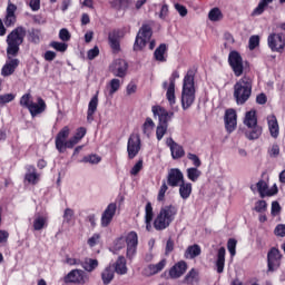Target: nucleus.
Wrapping results in <instances>:
<instances>
[{
  "label": "nucleus",
  "mask_w": 285,
  "mask_h": 285,
  "mask_svg": "<svg viewBox=\"0 0 285 285\" xmlns=\"http://www.w3.org/2000/svg\"><path fill=\"white\" fill-rule=\"evenodd\" d=\"M117 214V203H110L106 209L104 210L100 219V224L102 228H108Z\"/></svg>",
  "instance_id": "ddd939ff"
},
{
  "label": "nucleus",
  "mask_w": 285,
  "mask_h": 285,
  "mask_svg": "<svg viewBox=\"0 0 285 285\" xmlns=\"http://www.w3.org/2000/svg\"><path fill=\"white\" fill-rule=\"evenodd\" d=\"M253 95V78L250 76H243L234 85V94L233 97L237 104V106H244L250 96Z\"/></svg>",
  "instance_id": "7ed1b4c3"
},
{
  "label": "nucleus",
  "mask_w": 285,
  "mask_h": 285,
  "mask_svg": "<svg viewBox=\"0 0 285 285\" xmlns=\"http://www.w3.org/2000/svg\"><path fill=\"white\" fill-rule=\"evenodd\" d=\"M186 271H188V263H186V261H180L170 267L169 277L171 279H179Z\"/></svg>",
  "instance_id": "412c9836"
},
{
  "label": "nucleus",
  "mask_w": 285,
  "mask_h": 285,
  "mask_svg": "<svg viewBox=\"0 0 285 285\" xmlns=\"http://www.w3.org/2000/svg\"><path fill=\"white\" fill-rule=\"evenodd\" d=\"M226 266V247H220L217 252V259H216V268L217 273H224V267Z\"/></svg>",
  "instance_id": "bb28decb"
},
{
  "label": "nucleus",
  "mask_w": 285,
  "mask_h": 285,
  "mask_svg": "<svg viewBox=\"0 0 285 285\" xmlns=\"http://www.w3.org/2000/svg\"><path fill=\"white\" fill-rule=\"evenodd\" d=\"M109 71L114 75V77H119L124 79L128 73V62L124 59H116L109 66Z\"/></svg>",
  "instance_id": "9d476101"
},
{
  "label": "nucleus",
  "mask_w": 285,
  "mask_h": 285,
  "mask_svg": "<svg viewBox=\"0 0 285 285\" xmlns=\"http://www.w3.org/2000/svg\"><path fill=\"white\" fill-rule=\"evenodd\" d=\"M111 8L115 10H128L130 1L128 0H114L110 2Z\"/></svg>",
  "instance_id": "79ce46f5"
},
{
  "label": "nucleus",
  "mask_w": 285,
  "mask_h": 285,
  "mask_svg": "<svg viewBox=\"0 0 285 285\" xmlns=\"http://www.w3.org/2000/svg\"><path fill=\"white\" fill-rule=\"evenodd\" d=\"M164 268H166V258L157 264H149L147 271H149V275H157V273H161Z\"/></svg>",
  "instance_id": "c9c22d12"
},
{
  "label": "nucleus",
  "mask_w": 285,
  "mask_h": 285,
  "mask_svg": "<svg viewBox=\"0 0 285 285\" xmlns=\"http://www.w3.org/2000/svg\"><path fill=\"white\" fill-rule=\"evenodd\" d=\"M267 126L271 137L277 139L279 137V122L277 121V117L275 115L267 117Z\"/></svg>",
  "instance_id": "393cba45"
},
{
  "label": "nucleus",
  "mask_w": 285,
  "mask_h": 285,
  "mask_svg": "<svg viewBox=\"0 0 285 285\" xmlns=\"http://www.w3.org/2000/svg\"><path fill=\"white\" fill-rule=\"evenodd\" d=\"M109 86H110L109 95L114 96L115 92H117L119 88H121V81L117 78H114L110 80Z\"/></svg>",
  "instance_id": "8fccbe9b"
},
{
  "label": "nucleus",
  "mask_w": 285,
  "mask_h": 285,
  "mask_svg": "<svg viewBox=\"0 0 285 285\" xmlns=\"http://www.w3.org/2000/svg\"><path fill=\"white\" fill-rule=\"evenodd\" d=\"M17 4L9 2L7 6L6 17H4V26L7 28H12L14 23H17Z\"/></svg>",
  "instance_id": "4be33fe9"
},
{
  "label": "nucleus",
  "mask_w": 285,
  "mask_h": 285,
  "mask_svg": "<svg viewBox=\"0 0 285 285\" xmlns=\"http://www.w3.org/2000/svg\"><path fill=\"white\" fill-rule=\"evenodd\" d=\"M256 188H257L262 198L266 197V193L268 191V184H266L264 180L261 179L256 184Z\"/></svg>",
  "instance_id": "603ef678"
},
{
  "label": "nucleus",
  "mask_w": 285,
  "mask_h": 285,
  "mask_svg": "<svg viewBox=\"0 0 285 285\" xmlns=\"http://www.w3.org/2000/svg\"><path fill=\"white\" fill-rule=\"evenodd\" d=\"M114 272L117 273V275H126L128 273V266H126V257L119 256L114 266Z\"/></svg>",
  "instance_id": "c85d7f7f"
},
{
  "label": "nucleus",
  "mask_w": 285,
  "mask_h": 285,
  "mask_svg": "<svg viewBox=\"0 0 285 285\" xmlns=\"http://www.w3.org/2000/svg\"><path fill=\"white\" fill-rule=\"evenodd\" d=\"M274 233L277 237H285V225H277Z\"/></svg>",
  "instance_id": "774afa93"
},
{
  "label": "nucleus",
  "mask_w": 285,
  "mask_h": 285,
  "mask_svg": "<svg viewBox=\"0 0 285 285\" xmlns=\"http://www.w3.org/2000/svg\"><path fill=\"white\" fill-rule=\"evenodd\" d=\"M187 159H189V161H193V165L195 166V168H199V166H202V159H199V156L193 153L187 154Z\"/></svg>",
  "instance_id": "052dcab7"
},
{
  "label": "nucleus",
  "mask_w": 285,
  "mask_h": 285,
  "mask_svg": "<svg viewBox=\"0 0 285 285\" xmlns=\"http://www.w3.org/2000/svg\"><path fill=\"white\" fill-rule=\"evenodd\" d=\"M166 132H168V126L158 124L156 127V139H158V141H161Z\"/></svg>",
  "instance_id": "de8ad7c7"
},
{
  "label": "nucleus",
  "mask_w": 285,
  "mask_h": 285,
  "mask_svg": "<svg viewBox=\"0 0 285 285\" xmlns=\"http://www.w3.org/2000/svg\"><path fill=\"white\" fill-rule=\"evenodd\" d=\"M167 191H168V183H166V180H163V184H161L160 189L158 191L157 199L159 202H164V199H166V193Z\"/></svg>",
  "instance_id": "5fc2aeb1"
},
{
  "label": "nucleus",
  "mask_w": 285,
  "mask_h": 285,
  "mask_svg": "<svg viewBox=\"0 0 285 285\" xmlns=\"http://www.w3.org/2000/svg\"><path fill=\"white\" fill-rule=\"evenodd\" d=\"M141 150V136L139 134H131L127 142L128 159H135Z\"/></svg>",
  "instance_id": "6e6552de"
},
{
  "label": "nucleus",
  "mask_w": 285,
  "mask_h": 285,
  "mask_svg": "<svg viewBox=\"0 0 285 285\" xmlns=\"http://www.w3.org/2000/svg\"><path fill=\"white\" fill-rule=\"evenodd\" d=\"M166 52H168V46H166V43H160L154 51L155 61H159L160 63H166L167 61Z\"/></svg>",
  "instance_id": "cd10ccee"
},
{
  "label": "nucleus",
  "mask_w": 285,
  "mask_h": 285,
  "mask_svg": "<svg viewBox=\"0 0 285 285\" xmlns=\"http://www.w3.org/2000/svg\"><path fill=\"white\" fill-rule=\"evenodd\" d=\"M66 284H86V272L83 269H71L65 277Z\"/></svg>",
  "instance_id": "2eb2a0df"
},
{
  "label": "nucleus",
  "mask_w": 285,
  "mask_h": 285,
  "mask_svg": "<svg viewBox=\"0 0 285 285\" xmlns=\"http://www.w3.org/2000/svg\"><path fill=\"white\" fill-rule=\"evenodd\" d=\"M127 245V259H132L137 255V246H139V236L137 232H129L126 237L120 236L114 242V248L116 250H121L126 248Z\"/></svg>",
  "instance_id": "39448f33"
},
{
  "label": "nucleus",
  "mask_w": 285,
  "mask_h": 285,
  "mask_svg": "<svg viewBox=\"0 0 285 285\" xmlns=\"http://www.w3.org/2000/svg\"><path fill=\"white\" fill-rule=\"evenodd\" d=\"M179 186V195L181 199H188L190 195H193V184L185 183L184 180L180 183Z\"/></svg>",
  "instance_id": "2f4dec72"
},
{
  "label": "nucleus",
  "mask_w": 285,
  "mask_h": 285,
  "mask_svg": "<svg viewBox=\"0 0 285 285\" xmlns=\"http://www.w3.org/2000/svg\"><path fill=\"white\" fill-rule=\"evenodd\" d=\"M49 46L53 48V50H57V52H66V50H68V43L66 42L51 41Z\"/></svg>",
  "instance_id": "49530a36"
},
{
  "label": "nucleus",
  "mask_w": 285,
  "mask_h": 285,
  "mask_svg": "<svg viewBox=\"0 0 285 285\" xmlns=\"http://www.w3.org/2000/svg\"><path fill=\"white\" fill-rule=\"evenodd\" d=\"M28 39L31 43H40L41 30L32 28L28 31Z\"/></svg>",
  "instance_id": "ea45409f"
},
{
  "label": "nucleus",
  "mask_w": 285,
  "mask_h": 285,
  "mask_svg": "<svg viewBox=\"0 0 285 285\" xmlns=\"http://www.w3.org/2000/svg\"><path fill=\"white\" fill-rule=\"evenodd\" d=\"M87 132H88V129H86V127L77 128L76 134L67 142L68 148L69 149L75 148V146H77V144H79V141H81V139L86 137Z\"/></svg>",
  "instance_id": "b1692460"
},
{
  "label": "nucleus",
  "mask_w": 285,
  "mask_h": 285,
  "mask_svg": "<svg viewBox=\"0 0 285 285\" xmlns=\"http://www.w3.org/2000/svg\"><path fill=\"white\" fill-rule=\"evenodd\" d=\"M62 217L63 224H70L75 219V210L66 208Z\"/></svg>",
  "instance_id": "6e6d98bb"
},
{
  "label": "nucleus",
  "mask_w": 285,
  "mask_h": 285,
  "mask_svg": "<svg viewBox=\"0 0 285 285\" xmlns=\"http://www.w3.org/2000/svg\"><path fill=\"white\" fill-rule=\"evenodd\" d=\"M228 63L235 75V77H242L244 75V59L239 51H230L228 55Z\"/></svg>",
  "instance_id": "0eeeda50"
},
{
  "label": "nucleus",
  "mask_w": 285,
  "mask_h": 285,
  "mask_svg": "<svg viewBox=\"0 0 285 285\" xmlns=\"http://www.w3.org/2000/svg\"><path fill=\"white\" fill-rule=\"evenodd\" d=\"M195 75L196 69H188L183 80L181 108L188 110L195 104Z\"/></svg>",
  "instance_id": "f03ea898"
},
{
  "label": "nucleus",
  "mask_w": 285,
  "mask_h": 285,
  "mask_svg": "<svg viewBox=\"0 0 285 285\" xmlns=\"http://www.w3.org/2000/svg\"><path fill=\"white\" fill-rule=\"evenodd\" d=\"M183 284L196 285L199 284V271L191 268L183 279Z\"/></svg>",
  "instance_id": "c756f323"
},
{
  "label": "nucleus",
  "mask_w": 285,
  "mask_h": 285,
  "mask_svg": "<svg viewBox=\"0 0 285 285\" xmlns=\"http://www.w3.org/2000/svg\"><path fill=\"white\" fill-rule=\"evenodd\" d=\"M187 177L190 181H197L202 177V171L197 167H190L187 169Z\"/></svg>",
  "instance_id": "37998d69"
},
{
  "label": "nucleus",
  "mask_w": 285,
  "mask_h": 285,
  "mask_svg": "<svg viewBox=\"0 0 285 285\" xmlns=\"http://www.w3.org/2000/svg\"><path fill=\"white\" fill-rule=\"evenodd\" d=\"M282 259V254L277 247H272L267 253V268L269 273L275 272V265Z\"/></svg>",
  "instance_id": "6ab92c4d"
},
{
  "label": "nucleus",
  "mask_w": 285,
  "mask_h": 285,
  "mask_svg": "<svg viewBox=\"0 0 285 285\" xmlns=\"http://www.w3.org/2000/svg\"><path fill=\"white\" fill-rule=\"evenodd\" d=\"M99 106V91L96 92L95 96L90 99L87 109V122L92 124L95 121V112H97V108Z\"/></svg>",
  "instance_id": "5701e85b"
},
{
  "label": "nucleus",
  "mask_w": 285,
  "mask_h": 285,
  "mask_svg": "<svg viewBox=\"0 0 285 285\" xmlns=\"http://www.w3.org/2000/svg\"><path fill=\"white\" fill-rule=\"evenodd\" d=\"M39 177L40 175L37 173V168L35 167V165H28L27 173L24 175L26 181H28V184H31L32 186H37V184H39Z\"/></svg>",
  "instance_id": "a878e982"
},
{
  "label": "nucleus",
  "mask_w": 285,
  "mask_h": 285,
  "mask_svg": "<svg viewBox=\"0 0 285 285\" xmlns=\"http://www.w3.org/2000/svg\"><path fill=\"white\" fill-rule=\"evenodd\" d=\"M121 37L124 36L119 29H114L108 33V43L115 55L121 52Z\"/></svg>",
  "instance_id": "4468645a"
},
{
  "label": "nucleus",
  "mask_w": 285,
  "mask_h": 285,
  "mask_svg": "<svg viewBox=\"0 0 285 285\" xmlns=\"http://www.w3.org/2000/svg\"><path fill=\"white\" fill-rule=\"evenodd\" d=\"M154 117H158V124L161 126H168V121L175 117V112L166 110V108L156 105L151 107Z\"/></svg>",
  "instance_id": "1a4fd4ad"
},
{
  "label": "nucleus",
  "mask_w": 285,
  "mask_h": 285,
  "mask_svg": "<svg viewBox=\"0 0 285 285\" xmlns=\"http://www.w3.org/2000/svg\"><path fill=\"white\" fill-rule=\"evenodd\" d=\"M266 8H268V6L261 0L258 6L254 9L253 14H256V16L264 14V11L266 10Z\"/></svg>",
  "instance_id": "0e129e2a"
},
{
  "label": "nucleus",
  "mask_w": 285,
  "mask_h": 285,
  "mask_svg": "<svg viewBox=\"0 0 285 285\" xmlns=\"http://www.w3.org/2000/svg\"><path fill=\"white\" fill-rule=\"evenodd\" d=\"M245 126L247 128H253V126H257V111L252 109L246 112L245 119H244Z\"/></svg>",
  "instance_id": "72a5a7b5"
},
{
  "label": "nucleus",
  "mask_w": 285,
  "mask_h": 285,
  "mask_svg": "<svg viewBox=\"0 0 285 285\" xmlns=\"http://www.w3.org/2000/svg\"><path fill=\"white\" fill-rule=\"evenodd\" d=\"M250 128L249 131L246 132V137L249 140H255V139H259V137H262V127L258 125H255L253 127H248Z\"/></svg>",
  "instance_id": "e433bc0d"
},
{
  "label": "nucleus",
  "mask_w": 285,
  "mask_h": 285,
  "mask_svg": "<svg viewBox=\"0 0 285 285\" xmlns=\"http://www.w3.org/2000/svg\"><path fill=\"white\" fill-rule=\"evenodd\" d=\"M208 19L209 21H222V19H224V13H222V9H219L218 7L210 9L208 13Z\"/></svg>",
  "instance_id": "a19ab883"
},
{
  "label": "nucleus",
  "mask_w": 285,
  "mask_h": 285,
  "mask_svg": "<svg viewBox=\"0 0 285 285\" xmlns=\"http://www.w3.org/2000/svg\"><path fill=\"white\" fill-rule=\"evenodd\" d=\"M81 161L82 164H99V161H101V157L92 154V155L85 156Z\"/></svg>",
  "instance_id": "864d4df0"
},
{
  "label": "nucleus",
  "mask_w": 285,
  "mask_h": 285,
  "mask_svg": "<svg viewBox=\"0 0 285 285\" xmlns=\"http://www.w3.org/2000/svg\"><path fill=\"white\" fill-rule=\"evenodd\" d=\"M98 266H99V261L95 258H86L81 264V267L87 273H92V271H95Z\"/></svg>",
  "instance_id": "f704fd0d"
},
{
  "label": "nucleus",
  "mask_w": 285,
  "mask_h": 285,
  "mask_svg": "<svg viewBox=\"0 0 285 285\" xmlns=\"http://www.w3.org/2000/svg\"><path fill=\"white\" fill-rule=\"evenodd\" d=\"M175 250V240L173 238L167 239L166 247H165V255H170Z\"/></svg>",
  "instance_id": "69168bd1"
},
{
  "label": "nucleus",
  "mask_w": 285,
  "mask_h": 285,
  "mask_svg": "<svg viewBox=\"0 0 285 285\" xmlns=\"http://www.w3.org/2000/svg\"><path fill=\"white\" fill-rule=\"evenodd\" d=\"M199 255H202V247L197 244H194L187 247L184 257L185 259H195V257H199Z\"/></svg>",
  "instance_id": "7c9ffc66"
},
{
  "label": "nucleus",
  "mask_w": 285,
  "mask_h": 285,
  "mask_svg": "<svg viewBox=\"0 0 285 285\" xmlns=\"http://www.w3.org/2000/svg\"><path fill=\"white\" fill-rule=\"evenodd\" d=\"M179 209L176 205H166L160 208L156 218L154 219L155 230H166L175 222Z\"/></svg>",
  "instance_id": "20e7f679"
},
{
  "label": "nucleus",
  "mask_w": 285,
  "mask_h": 285,
  "mask_svg": "<svg viewBox=\"0 0 285 285\" xmlns=\"http://www.w3.org/2000/svg\"><path fill=\"white\" fill-rule=\"evenodd\" d=\"M27 110H29L31 117H38V115H43V111L48 110V105L43 98L38 97L37 102L31 101Z\"/></svg>",
  "instance_id": "f3484780"
},
{
  "label": "nucleus",
  "mask_w": 285,
  "mask_h": 285,
  "mask_svg": "<svg viewBox=\"0 0 285 285\" xmlns=\"http://www.w3.org/2000/svg\"><path fill=\"white\" fill-rule=\"evenodd\" d=\"M101 239V235L94 234L88 240L87 244L90 246V248H95L96 245L99 244V240Z\"/></svg>",
  "instance_id": "680f3d73"
},
{
  "label": "nucleus",
  "mask_w": 285,
  "mask_h": 285,
  "mask_svg": "<svg viewBox=\"0 0 285 285\" xmlns=\"http://www.w3.org/2000/svg\"><path fill=\"white\" fill-rule=\"evenodd\" d=\"M32 104V95L30 92H27L24 95L21 96L20 100H19V105L22 108H30V105Z\"/></svg>",
  "instance_id": "c03bdc74"
},
{
  "label": "nucleus",
  "mask_w": 285,
  "mask_h": 285,
  "mask_svg": "<svg viewBox=\"0 0 285 285\" xmlns=\"http://www.w3.org/2000/svg\"><path fill=\"white\" fill-rule=\"evenodd\" d=\"M267 43L272 52H284L285 40L282 33H271L267 38Z\"/></svg>",
  "instance_id": "9b49d317"
},
{
  "label": "nucleus",
  "mask_w": 285,
  "mask_h": 285,
  "mask_svg": "<svg viewBox=\"0 0 285 285\" xmlns=\"http://www.w3.org/2000/svg\"><path fill=\"white\" fill-rule=\"evenodd\" d=\"M150 39H153V27L150 24H142L134 42L135 52L144 50Z\"/></svg>",
  "instance_id": "423d86ee"
},
{
  "label": "nucleus",
  "mask_w": 285,
  "mask_h": 285,
  "mask_svg": "<svg viewBox=\"0 0 285 285\" xmlns=\"http://www.w3.org/2000/svg\"><path fill=\"white\" fill-rule=\"evenodd\" d=\"M101 279L105 285L110 284L115 279V268L109 265L101 273Z\"/></svg>",
  "instance_id": "473e14b6"
},
{
  "label": "nucleus",
  "mask_w": 285,
  "mask_h": 285,
  "mask_svg": "<svg viewBox=\"0 0 285 285\" xmlns=\"http://www.w3.org/2000/svg\"><path fill=\"white\" fill-rule=\"evenodd\" d=\"M16 97L14 94L0 95V106H6V104H10V101H14Z\"/></svg>",
  "instance_id": "4d7b16f0"
},
{
  "label": "nucleus",
  "mask_w": 285,
  "mask_h": 285,
  "mask_svg": "<svg viewBox=\"0 0 285 285\" xmlns=\"http://www.w3.org/2000/svg\"><path fill=\"white\" fill-rule=\"evenodd\" d=\"M155 121H153V118H146L145 122L142 124V134L146 135V137H150V135H153Z\"/></svg>",
  "instance_id": "58836bf2"
},
{
  "label": "nucleus",
  "mask_w": 285,
  "mask_h": 285,
  "mask_svg": "<svg viewBox=\"0 0 285 285\" xmlns=\"http://www.w3.org/2000/svg\"><path fill=\"white\" fill-rule=\"evenodd\" d=\"M70 38H71V36H70V31H68V29L62 28V29L59 31V39H60L61 41H68Z\"/></svg>",
  "instance_id": "338daca9"
},
{
  "label": "nucleus",
  "mask_w": 285,
  "mask_h": 285,
  "mask_svg": "<svg viewBox=\"0 0 285 285\" xmlns=\"http://www.w3.org/2000/svg\"><path fill=\"white\" fill-rule=\"evenodd\" d=\"M33 230H43L46 226H48V217L46 216H37L33 219Z\"/></svg>",
  "instance_id": "4c0bfd02"
},
{
  "label": "nucleus",
  "mask_w": 285,
  "mask_h": 285,
  "mask_svg": "<svg viewBox=\"0 0 285 285\" xmlns=\"http://www.w3.org/2000/svg\"><path fill=\"white\" fill-rule=\"evenodd\" d=\"M259 46V36H252L248 41L249 50H255Z\"/></svg>",
  "instance_id": "e2e57ef3"
},
{
  "label": "nucleus",
  "mask_w": 285,
  "mask_h": 285,
  "mask_svg": "<svg viewBox=\"0 0 285 285\" xmlns=\"http://www.w3.org/2000/svg\"><path fill=\"white\" fill-rule=\"evenodd\" d=\"M166 145L170 149L173 159H181L186 155L184 147L177 144L173 138H167Z\"/></svg>",
  "instance_id": "aec40b11"
},
{
  "label": "nucleus",
  "mask_w": 285,
  "mask_h": 285,
  "mask_svg": "<svg viewBox=\"0 0 285 285\" xmlns=\"http://www.w3.org/2000/svg\"><path fill=\"white\" fill-rule=\"evenodd\" d=\"M68 137H70V127L65 126L56 136V149L58 153H63L65 148H68Z\"/></svg>",
  "instance_id": "f8f14e48"
},
{
  "label": "nucleus",
  "mask_w": 285,
  "mask_h": 285,
  "mask_svg": "<svg viewBox=\"0 0 285 285\" xmlns=\"http://www.w3.org/2000/svg\"><path fill=\"white\" fill-rule=\"evenodd\" d=\"M142 168H144V159H139L131 168L130 175H134V176L139 175V173H141Z\"/></svg>",
  "instance_id": "bf43d9fd"
},
{
  "label": "nucleus",
  "mask_w": 285,
  "mask_h": 285,
  "mask_svg": "<svg viewBox=\"0 0 285 285\" xmlns=\"http://www.w3.org/2000/svg\"><path fill=\"white\" fill-rule=\"evenodd\" d=\"M153 217H155V213L153 212V204L147 203L145 207V220L153 222Z\"/></svg>",
  "instance_id": "13d9d810"
},
{
  "label": "nucleus",
  "mask_w": 285,
  "mask_h": 285,
  "mask_svg": "<svg viewBox=\"0 0 285 285\" xmlns=\"http://www.w3.org/2000/svg\"><path fill=\"white\" fill-rule=\"evenodd\" d=\"M26 35H28L26 27L19 26L7 36V61L1 69L2 77L14 75L17 68H19L21 61L14 57H19V50H21V46L26 41Z\"/></svg>",
  "instance_id": "f257e3e1"
},
{
  "label": "nucleus",
  "mask_w": 285,
  "mask_h": 285,
  "mask_svg": "<svg viewBox=\"0 0 285 285\" xmlns=\"http://www.w3.org/2000/svg\"><path fill=\"white\" fill-rule=\"evenodd\" d=\"M167 100L170 106H175L176 104V97H175V86L169 85L166 92Z\"/></svg>",
  "instance_id": "a18cd8bd"
},
{
  "label": "nucleus",
  "mask_w": 285,
  "mask_h": 285,
  "mask_svg": "<svg viewBox=\"0 0 285 285\" xmlns=\"http://www.w3.org/2000/svg\"><path fill=\"white\" fill-rule=\"evenodd\" d=\"M254 210L259 214L266 213L268 210V204L266 203V200H257L255 203Z\"/></svg>",
  "instance_id": "3c124183"
},
{
  "label": "nucleus",
  "mask_w": 285,
  "mask_h": 285,
  "mask_svg": "<svg viewBox=\"0 0 285 285\" xmlns=\"http://www.w3.org/2000/svg\"><path fill=\"white\" fill-rule=\"evenodd\" d=\"M184 181V173L177 168H173L169 170L167 175V185L171 188H177Z\"/></svg>",
  "instance_id": "dca6fc26"
},
{
  "label": "nucleus",
  "mask_w": 285,
  "mask_h": 285,
  "mask_svg": "<svg viewBox=\"0 0 285 285\" xmlns=\"http://www.w3.org/2000/svg\"><path fill=\"white\" fill-rule=\"evenodd\" d=\"M225 128L227 132H234L235 128H237V111L235 109L225 111Z\"/></svg>",
  "instance_id": "a211bd4d"
},
{
  "label": "nucleus",
  "mask_w": 285,
  "mask_h": 285,
  "mask_svg": "<svg viewBox=\"0 0 285 285\" xmlns=\"http://www.w3.org/2000/svg\"><path fill=\"white\" fill-rule=\"evenodd\" d=\"M237 239L235 238H229L227 240V250H229V255L232 257H235V255H237Z\"/></svg>",
  "instance_id": "09e8293b"
}]
</instances>
